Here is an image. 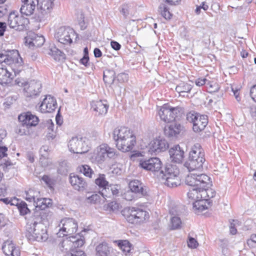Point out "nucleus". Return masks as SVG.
I'll return each mask as SVG.
<instances>
[{
	"instance_id": "f257e3e1",
	"label": "nucleus",
	"mask_w": 256,
	"mask_h": 256,
	"mask_svg": "<svg viewBox=\"0 0 256 256\" xmlns=\"http://www.w3.org/2000/svg\"><path fill=\"white\" fill-rule=\"evenodd\" d=\"M0 84L7 86L22 70L23 60L14 50L7 54H0Z\"/></svg>"
},
{
	"instance_id": "f03ea898",
	"label": "nucleus",
	"mask_w": 256,
	"mask_h": 256,
	"mask_svg": "<svg viewBox=\"0 0 256 256\" xmlns=\"http://www.w3.org/2000/svg\"><path fill=\"white\" fill-rule=\"evenodd\" d=\"M112 138L116 148L123 152L130 151L136 144V136L125 127L116 128L113 131Z\"/></svg>"
},
{
	"instance_id": "7ed1b4c3",
	"label": "nucleus",
	"mask_w": 256,
	"mask_h": 256,
	"mask_svg": "<svg viewBox=\"0 0 256 256\" xmlns=\"http://www.w3.org/2000/svg\"><path fill=\"white\" fill-rule=\"evenodd\" d=\"M185 182L188 186H200L199 199L207 202L208 205L211 206L212 202L208 198L207 189L212 186L210 178L204 174L190 172L186 177Z\"/></svg>"
},
{
	"instance_id": "20e7f679",
	"label": "nucleus",
	"mask_w": 256,
	"mask_h": 256,
	"mask_svg": "<svg viewBox=\"0 0 256 256\" xmlns=\"http://www.w3.org/2000/svg\"><path fill=\"white\" fill-rule=\"evenodd\" d=\"M206 161L204 152L201 145L196 143L192 146L188 160L184 164L189 171L202 168Z\"/></svg>"
},
{
	"instance_id": "39448f33",
	"label": "nucleus",
	"mask_w": 256,
	"mask_h": 256,
	"mask_svg": "<svg viewBox=\"0 0 256 256\" xmlns=\"http://www.w3.org/2000/svg\"><path fill=\"white\" fill-rule=\"evenodd\" d=\"M159 176L164 180L165 185L170 188L176 187L180 184L178 175L180 170L178 167L174 164L166 163L162 166Z\"/></svg>"
},
{
	"instance_id": "423d86ee",
	"label": "nucleus",
	"mask_w": 256,
	"mask_h": 256,
	"mask_svg": "<svg viewBox=\"0 0 256 256\" xmlns=\"http://www.w3.org/2000/svg\"><path fill=\"white\" fill-rule=\"evenodd\" d=\"M118 154L116 149L110 148L108 144H103L94 150L91 160L92 162L102 164L108 159L115 160Z\"/></svg>"
},
{
	"instance_id": "0eeeda50",
	"label": "nucleus",
	"mask_w": 256,
	"mask_h": 256,
	"mask_svg": "<svg viewBox=\"0 0 256 256\" xmlns=\"http://www.w3.org/2000/svg\"><path fill=\"white\" fill-rule=\"evenodd\" d=\"M32 225L28 228V234L27 235L30 240L38 242H45L48 238L46 226L42 222V220H39L32 218Z\"/></svg>"
},
{
	"instance_id": "6e6552de",
	"label": "nucleus",
	"mask_w": 256,
	"mask_h": 256,
	"mask_svg": "<svg viewBox=\"0 0 256 256\" xmlns=\"http://www.w3.org/2000/svg\"><path fill=\"white\" fill-rule=\"evenodd\" d=\"M122 214L129 222L132 224L143 222L148 217V214L146 211L134 207L124 208Z\"/></svg>"
},
{
	"instance_id": "1a4fd4ad",
	"label": "nucleus",
	"mask_w": 256,
	"mask_h": 256,
	"mask_svg": "<svg viewBox=\"0 0 256 256\" xmlns=\"http://www.w3.org/2000/svg\"><path fill=\"white\" fill-rule=\"evenodd\" d=\"M37 4L38 12L35 19L38 22L44 21L51 12L54 6V0H35Z\"/></svg>"
},
{
	"instance_id": "9d476101",
	"label": "nucleus",
	"mask_w": 256,
	"mask_h": 256,
	"mask_svg": "<svg viewBox=\"0 0 256 256\" xmlns=\"http://www.w3.org/2000/svg\"><path fill=\"white\" fill-rule=\"evenodd\" d=\"M186 120L193 124L192 128L196 132L203 130L208 124L206 115H201L194 111H191L186 114Z\"/></svg>"
},
{
	"instance_id": "9b49d317",
	"label": "nucleus",
	"mask_w": 256,
	"mask_h": 256,
	"mask_svg": "<svg viewBox=\"0 0 256 256\" xmlns=\"http://www.w3.org/2000/svg\"><path fill=\"white\" fill-rule=\"evenodd\" d=\"M36 206L35 210L32 214V218H34L35 219L42 220L45 219L46 212V208H48L52 205V200L46 198H36V202L34 203Z\"/></svg>"
},
{
	"instance_id": "f8f14e48",
	"label": "nucleus",
	"mask_w": 256,
	"mask_h": 256,
	"mask_svg": "<svg viewBox=\"0 0 256 256\" xmlns=\"http://www.w3.org/2000/svg\"><path fill=\"white\" fill-rule=\"evenodd\" d=\"M28 24L29 20L28 18L18 15L15 12H10L8 16V24L10 28L22 31L26 29Z\"/></svg>"
},
{
	"instance_id": "ddd939ff",
	"label": "nucleus",
	"mask_w": 256,
	"mask_h": 256,
	"mask_svg": "<svg viewBox=\"0 0 256 256\" xmlns=\"http://www.w3.org/2000/svg\"><path fill=\"white\" fill-rule=\"evenodd\" d=\"M138 166L146 170L152 172H160L162 168V162L160 159L156 157L145 158H139Z\"/></svg>"
},
{
	"instance_id": "4468645a",
	"label": "nucleus",
	"mask_w": 256,
	"mask_h": 256,
	"mask_svg": "<svg viewBox=\"0 0 256 256\" xmlns=\"http://www.w3.org/2000/svg\"><path fill=\"white\" fill-rule=\"evenodd\" d=\"M75 32L70 27L62 26L58 29L54 35L57 40L64 44H70L72 42V37L74 36Z\"/></svg>"
},
{
	"instance_id": "2eb2a0df",
	"label": "nucleus",
	"mask_w": 256,
	"mask_h": 256,
	"mask_svg": "<svg viewBox=\"0 0 256 256\" xmlns=\"http://www.w3.org/2000/svg\"><path fill=\"white\" fill-rule=\"evenodd\" d=\"M69 150L74 154H84L89 150V147L82 138L72 137L68 144Z\"/></svg>"
},
{
	"instance_id": "dca6fc26",
	"label": "nucleus",
	"mask_w": 256,
	"mask_h": 256,
	"mask_svg": "<svg viewBox=\"0 0 256 256\" xmlns=\"http://www.w3.org/2000/svg\"><path fill=\"white\" fill-rule=\"evenodd\" d=\"M62 222V227L60 228L57 233L58 237H63L65 236L72 234L78 230V223L72 218H66L61 222Z\"/></svg>"
},
{
	"instance_id": "f3484780",
	"label": "nucleus",
	"mask_w": 256,
	"mask_h": 256,
	"mask_svg": "<svg viewBox=\"0 0 256 256\" xmlns=\"http://www.w3.org/2000/svg\"><path fill=\"white\" fill-rule=\"evenodd\" d=\"M24 87L26 96L32 97L40 94L42 91V84L40 80H33L24 83Z\"/></svg>"
},
{
	"instance_id": "a211bd4d",
	"label": "nucleus",
	"mask_w": 256,
	"mask_h": 256,
	"mask_svg": "<svg viewBox=\"0 0 256 256\" xmlns=\"http://www.w3.org/2000/svg\"><path fill=\"white\" fill-rule=\"evenodd\" d=\"M78 238L76 236H72L70 237V240L66 239L64 240L61 244L62 251L65 252L68 250V248H64V246H70V248L77 250L76 248L82 247L84 243V236L78 234Z\"/></svg>"
},
{
	"instance_id": "6ab92c4d",
	"label": "nucleus",
	"mask_w": 256,
	"mask_h": 256,
	"mask_svg": "<svg viewBox=\"0 0 256 256\" xmlns=\"http://www.w3.org/2000/svg\"><path fill=\"white\" fill-rule=\"evenodd\" d=\"M18 119L20 122H21L22 126L26 127L27 128L31 126H36L39 121L38 117L29 112L19 115Z\"/></svg>"
},
{
	"instance_id": "aec40b11",
	"label": "nucleus",
	"mask_w": 256,
	"mask_h": 256,
	"mask_svg": "<svg viewBox=\"0 0 256 256\" xmlns=\"http://www.w3.org/2000/svg\"><path fill=\"white\" fill-rule=\"evenodd\" d=\"M168 148L169 144L168 142L160 137L154 139L149 144L150 152L156 154L164 152Z\"/></svg>"
},
{
	"instance_id": "412c9836",
	"label": "nucleus",
	"mask_w": 256,
	"mask_h": 256,
	"mask_svg": "<svg viewBox=\"0 0 256 256\" xmlns=\"http://www.w3.org/2000/svg\"><path fill=\"white\" fill-rule=\"evenodd\" d=\"M57 107L56 100L50 95L46 96L42 101L40 108L42 112L50 113L54 112Z\"/></svg>"
},
{
	"instance_id": "4be33fe9",
	"label": "nucleus",
	"mask_w": 256,
	"mask_h": 256,
	"mask_svg": "<svg viewBox=\"0 0 256 256\" xmlns=\"http://www.w3.org/2000/svg\"><path fill=\"white\" fill-rule=\"evenodd\" d=\"M129 188L132 192L138 196V198L146 196L148 195L146 187L138 180L130 181L129 183Z\"/></svg>"
},
{
	"instance_id": "5701e85b",
	"label": "nucleus",
	"mask_w": 256,
	"mask_h": 256,
	"mask_svg": "<svg viewBox=\"0 0 256 256\" xmlns=\"http://www.w3.org/2000/svg\"><path fill=\"white\" fill-rule=\"evenodd\" d=\"M184 130V126L178 122L171 124L164 127V135L170 138L176 137Z\"/></svg>"
},
{
	"instance_id": "b1692460",
	"label": "nucleus",
	"mask_w": 256,
	"mask_h": 256,
	"mask_svg": "<svg viewBox=\"0 0 256 256\" xmlns=\"http://www.w3.org/2000/svg\"><path fill=\"white\" fill-rule=\"evenodd\" d=\"M2 250L6 256H20V252L12 240H7L2 244Z\"/></svg>"
},
{
	"instance_id": "393cba45",
	"label": "nucleus",
	"mask_w": 256,
	"mask_h": 256,
	"mask_svg": "<svg viewBox=\"0 0 256 256\" xmlns=\"http://www.w3.org/2000/svg\"><path fill=\"white\" fill-rule=\"evenodd\" d=\"M109 106L106 100H93L91 103V108L96 112V115H105L108 112Z\"/></svg>"
},
{
	"instance_id": "a878e982",
	"label": "nucleus",
	"mask_w": 256,
	"mask_h": 256,
	"mask_svg": "<svg viewBox=\"0 0 256 256\" xmlns=\"http://www.w3.org/2000/svg\"><path fill=\"white\" fill-rule=\"evenodd\" d=\"M160 120L165 122L169 123L174 121L172 115V106L168 104H164L158 110Z\"/></svg>"
},
{
	"instance_id": "bb28decb",
	"label": "nucleus",
	"mask_w": 256,
	"mask_h": 256,
	"mask_svg": "<svg viewBox=\"0 0 256 256\" xmlns=\"http://www.w3.org/2000/svg\"><path fill=\"white\" fill-rule=\"evenodd\" d=\"M70 182L74 190L80 192H83L87 188V183L84 179L77 175H70Z\"/></svg>"
},
{
	"instance_id": "cd10ccee",
	"label": "nucleus",
	"mask_w": 256,
	"mask_h": 256,
	"mask_svg": "<svg viewBox=\"0 0 256 256\" xmlns=\"http://www.w3.org/2000/svg\"><path fill=\"white\" fill-rule=\"evenodd\" d=\"M22 5L20 12L22 14L30 16L34 14L36 2L35 0H22Z\"/></svg>"
},
{
	"instance_id": "c85d7f7f",
	"label": "nucleus",
	"mask_w": 256,
	"mask_h": 256,
	"mask_svg": "<svg viewBox=\"0 0 256 256\" xmlns=\"http://www.w3.org/2000/svg\"><path fill=\"white\" fill-rule=\"evenodd\" d=\"M118 185L108 184L102 189L100 194L106 200V198H111L112 196H116L119 194V190Z\"/></svg>"
},
{
	"instance_id": "c756f323",
	"label": "nucleus",
	"mask_w": 256,
	"mask_h": 256,
	"mask_svg": "<svg viewBox=\"0 0 256 256\" xmlns=\"http://www.w3.org/2000/svg\"><path fill=\"white\" fill-rule=\"evenodd\" d=\"M170 155L172 161L180 164L184 158V151L180 148L179 145L174 146L169 150Z\"/></svg>"
},
{
	"instance_id": "7c9ffc66",
	"label": "nucleus",
	"mask_w": 256,
	"mask_h": 256,
	"mask_svg": "<svg viewBox=\"0 0 256 256\" xmlns=\"http://www.w3.org/2000/svg\"><path fill=\"white\" fill-rule=\"evenodd\" d=\"M29 38L30 40L28 42V40H27L26 42H28L30 46H32L36 47H40L42 46L45 42L44 36L38 35L35 33L30 34Z\"/></svg>"
},
{
	"instance_id": "2f4dec72",
	"label": "nucleus",
	"mask_w": 256,
	"mask_h": 256,
	"mask_svg": "<svg viewBox=\"0 0 256 256\" xmlns=\"http://www.w3.org/2000/svg\"><path fill=\"white\" fill-rule=\"evenodd\" d=\"M48 54L51 56L57 62H63L66 59L65 54L54 46L50 48Z\"/></svg>"
},
{
	"instance_id": "473e14b6",
	"label": "nucleus",
	"mask_w": 256,
	"mask_h": 256,
	"mask_svg": "<svg viewBox=\"0 0 256 256\" xmlns=\"http://www.w3.org/2000/svg\"><path fill=\"white\" fill-rule=\"evenodd\" d=\"M96 250L97 256H108L110 254V248L106 242H102L98 245Z\"/></svg>"
},
{
	"instance_id": "72a5a7b5",
	"label": "nucleus",
	"mask_w": 256,
	"mask_h": 256,
	"mask_svg": "<svg viewBox=\"0 0 256 256\" xmlns=\"http://www.w3.org/2000/svg\"><path fill=\"white\" fill-rule=\"evenodd\" d=\"M172 115L174 121L180 120L184 116V108L180 106L173 108L172 106Z\"/></svg>"
},
{
	"instance_id": "f704fd0d",
	"label": "nucleus",
	"mask_w": 256,
	"mask_h": 256,
	"mask_svg": "<svg viewBox=\"0 0 256 256\" xmlns=\"http://www.w3.org/2000/svg\"><path fill=\"white\" fill-rule=\"evenodd\" d=\"M115 72L113 70H106L104 72L103 80L106 83L112 84L114 83L116 77Z\"/></svg>"
},
{
	"instance_id": "c9c22d12",
	"label": "nucleus",
	"mask_w": 256,
	"mask_h": 256,
	"mask_svg": "<svg viewBox=\"0 0 256 256\" xmlns=\"http://www.w3.org/2000/svg\"><path fill=\"white\" fill-rule=\"evenodd\" d=\"M191 188L187 194L188 196L190 199L196 201L199 199V188L200 186H190Z\"/></svg>"
},
{
	"instance_id": "e433bc0d",
	"label": "nucleus",
	"mask_w": 256,
	"mask_h": 256,
	"mask_svg": "<svg viewBox=\"0 0 256 256\" xmlns=\"http://www.w3.org/2000/svg\"><path fill=\"white\" fill-rule=\"evenodd\" d=\"M207 202L204 200H196L193 203V210L195 211L202 212L208 208Z\"/></svg>"
},
{
	"instance_id": "4c0bfd02",
	"label": "nucleus",
	"mask_w": 256,
	"mask_h": 256,
	"mask_svg": "<svg viewBox=\"0 0 256 256\" xmlns=\"http://www.w3.org/2000/svg\"><path fill=\"white\" fill-rule=\"evenodd\" d=\"M158 12L166 20H170L172 16L167 6L164 4H161L158 6Z\"/></svg>"
},
{
	"instance_id": "58836bf2",
	"label": "nucleus",
	"mask_w": 256,
	"mask_h": 256,
	"mask_svg": "<svg viewBox=\"0 0 256 256\" xmlns=\"http://www.w3.org/2000/svg\"><path fill=\"white\" fill-rule=\"evenodd\" d=\"M80 172L86 176L90 178H92V174H94V172L91 168L86 164L82 165L78 167Z\"/></svg>"
},
{
	"instance_id": "ea45409f",
	"label": "nucleus",
	"mask_w": 256,
	"mask_h": 256,
	"mask_svg": "<svg viewBox=\"0 0 256 256\" xmlns=\"http://www.w3.org/2000/svg\"><path fill=\"white\" fill-rule=\"evenodd\" d=\"M192 86L190 84L182 82L176 86V90L178 93L189 92Z\"/></svg>"
},
{
	"instance_id": "a19ab883",
	"label": "nucleus",
	"mask_w": 256,
	"mask_h": 256,
	"mask_svg": "<svg viewBox=\"0 0 256 256\" xmlns=\"http://www.w3.org/2000/svg\"><path fill=\"white\" fill-rule=\"evenodd\" d=\"M16 206L21 216H25L30 212V210L28 208V205L24 202L18 203Z\"/></svg>"
},
{
	"instance_id": "79ce46f5",
	"label": "nucleus",
	"mask_w": 256,
	"mask_h": 256,
	"mask_svg": "<svg viewBox=\"0 0 256 256\" xmlns=\"http://www.w3.org/2000/svg\"><path fill=\"white\" fill-rule=\"evenodd\" d=\"M118 244L124 252L126 253L130 252L131 250L132 244L128 240H119Z\"/></svg>"
},
{
	"instance_id": "37998d69",
	"label": "nucleus",
	"mask_w": 256,
	"mask_h": 256,
	"mask_svg": "<svg viewBox=\"0 0 256 256\" xmlns=\"http://www.w3.org/2000/svg\"><path fill=\"white\" fill-rule=\"evenodd\" d=\"M95 183L102 189L106 186L108 182L106 180L104 174H100L99 176L95 180Z\"/></svg>"
},
{
	"instance_id": "c03bdc74",
	"label": "nucleus",
	"mask_w": 256,
	"mask_h": 256,
	"mask_svg": "<svg viewBox=\"0 0 256 256\" xmlns=\"http://www.w3.org/2000/svg\"><path fill=\"white\" fill-rule=\"evenodd\" d=\"M206 86L208 88V91L210 93L218 92L219 90V86L218 84L213 81L211 82L208 80Z\"/></svg>"
},
{
	"instance_id": "a18cd8bd",
	"label": "nucleus",
	"mask_w": 256,
	"mask_h": 256,
	"mask_svg": "<svg viewBox=\"0 0 256 256\" xmlns=\"http://www.w3.org/2000/svg\"><path fill=\"white\" fill-rule=\"evenodd\" d=\"M35 192L32 190H28L26 192L25 198L27 201L30 202H34V203L36 200L37 196H36L34 194Z\"/></svg>"
},
{
	"instance_id": "49530a36",
	"label": "nucleus",
	"mask_w": 256,
	"mask_h": 256,
	"mask_svg": "<svg viewBox=\"0 0 256 256\" xmlns=\"http://www.w3.org/2000/svg\"><path fill=\"white\" fill-rule=\"evenodd\" d=\"M65 256H86V255L82 250L70 248V252L66 253Z\"/></svg>"
},
{
	"instance_id": "de8ad7c7",
	"label": "nucleus",
	"mask_w": 256,
	"mask_h": 256,
	"mask_svg": "<svg viewBox=\"0 0 256 256\" xmlns=\"http://www.w3.org/2000/svg\"><path fill=\"white\" fill-rule=\"evenodd\" d=\"M182 222L178 216H174L171 218L172 228L173 230L178 228L180 226Z\"/></svg>"
},
{
	"instance_id": "09e8293b",
	"label": "nucleus",
	"mask_w": 256,
	"mask_h": 256,
	"mask_svg": "<svg viewBox=\"0 0 256 256\" xmlns=\"http://www.w3.org/2000/svg\"><path fill=\"white\" fill-rule=\"evenodd\" d=\"M123 196L124 198L128 201H131L138 198V196H137L136 194H135L131 190L125 192Z\"/></svg>"
},
{
	"instance_id": "8fccbe9b",
	"label": "nucleus",
	"mask_w": 256,
	"mask_h": 256,
	"mask_svg": "<svg viewBox=\"0 0 256 256\" xmlns=\"http://www.w3.org/2000/svg\"><path fill=\"white\" fill-rule=\"evenodd\" d=\"M50 151L49 147L47 146H42L40 150V156L44 158L48 157V152Z\"/></svg>"
},
{
	"instance_id": "3c124183",
	"label": "nucleus",
	"mask_w": 256,
	"mask_h": 256,
	"mask_svg": "<svg viewBox=\"0 0 256 256\" xmlns=\"http://www.w3.org/2000/svg\"><path fill=\"white\" fill-rule=\"evenodd\" d=\"M42 180L50 188H52L54 184V182L53 180L51 179L48 176L44 175L42 177Z\"/></svg>"
},
{
	"instance_id": "603ef678",
	"label": "nucleus",
	"mask_w": 256,
	"mask_h": 256,
	"mask_svg": "<svg viewBox=\"0 0 256 256\" xmlns=\"http://www.w3.org/2000/svg\"><path fill=\"white\" fill-rule=\"evenodd\" d=\"M88 200L91 203H96L100 202V196L97 194H93L92 196L88 197Z\"/></svg>"
},
{
	"instance_id": "864d4df0",
	"label": "nucleus",
	"mask_w": 256,
	"mask_h": 256,
	"mask_svg": "<svg viewBox=\"0 0 256 256\" xmlns=\"http://www.w3.org/2000/svg\"><path fill=\"white\" fill-rule=\"evenodd\" d=\"M188 246L190 248H195L198 246V242L194 238L190 237L188 242Z\"/></svg>"
},
{
	"instance_id": "5fc2aeb1",
	"label": "nucleus",
	"mask_w": 256,
	"mask_h": 256,
	"mask_svg": "<svg viewBox=\"0 0 256 256\" xmlns=\"http://www.w3.org/2000/svg\"><path fill=\"white\" fill-rule=\"evenodd\" d=\"M117 80L118 82H124L126 81H127L128 80V75L124 73V72H122V73H120V74H119L117 77Z\"/></svg>"
},
{
	"instance_id": "6e6d98bb",
	"label": "nucleus",
	"mask_w": 256,
	"mask_h": 256,
	"mask_svg": "<svg viewBox=\"0 0 256 256\" xmlns=\"http://www.w3.org/2000/svg\"><path fill=\"white\" fill-rule=\"evenodd\" d=\"M246 242L250 247H254V243L256 244V234H251L250 238L247 240Z\"/></svg>"
},
{
	"instance_id": "4d7b16f0",
	"label": "nucleus",
	"mask_w": 256,
	"mask_h": 256,
	"mask_svg": "<svg viewBox=\"0 0 256 256\" xmlns=\"http://www.w3.org/2000/svg\"><path fill=\"white\" fill-rule=\"evenodd\" d=\"M208 80L204 78H200L196 79L195 81V83L198 86H202L204 84L206 85Z\"/></svg>"
},
{
	"instance_id": "13d9d810",
	"label": "nucleus",
	"mask_w": 256,
	"mask_h": 256,
	"mask_svg": "<svg viewBox=\"0 0 256 256\" xmlns=\"http://www.w3.org/2000/svg\"><path fill=\"white\" fill-rule=\"evenodd\" d=\"M40 162L42 167H46L49 164V160L48 158L40 156Z\"/></svg>"
},
{
	"instance_id": "bf43d9fd",
	"label": "nucleus",
	"mask_w": 256,
	"mask_h": 256,
	"mask_svg": "<svg viewBox=\"0 0 256 256\" xmlns=\"http://www.w3.org/2000/svg\"><path fill=\"white\" fill-rule=\"evenodd\" d=\"M7 193V186L4 184H0V196H4Z\"/></svg>"
},
{
	"instance_id": "052dcab7",
	"label": "nucleus",
	"mask_w": 256,
	"mask_h": 256,
	"mask_svg": "<svg viewBox=\"0 0 256 256\" xmlns=\"http://www.w3.org/2000/svg\"><path fill=\"white\" fill-rule=\"evenodd\" d=\"M8 148L6 146H0V159L6 156Z\"/></svg>"
},
{
	"instance_id": "680f3d73",
	"label": "nucleus",
	"mask_w": 256,
	"mask_h": 256,
	"mask_svg": "<svg viewBox=\"0 0 256 256\" xmlns=\"http://www.w3.org/2000/svg\"><path fill=\"white\" fill-rule=\"evenodd\" d=\"M6 28V24L4 22H0V37L4 35Z\"/></svg>"
},
{
	"instance_id": "e2e57ef3",
	"label": "nucleus",
	"mask_w": 256,
	"mask_h": 256,
	"mask_svg": "<svg viewBox=\"0 0 256 256\" xmlns=\"http://www.w3.org/2000/svg\"><path fill=\"white\" fill-rule=\"evenodd\" d=\"M110 45L112 48L116 50H118L121 48V45L116 41L112 40L110 42Z\"/></svg>"
},
{
	"instance_id": "0e129e2a",
	"label": "nucleus",
	"mask_w": 256,
	"mask_h": 256,
	"mask_svg": "<svg viewBox=\"0 0 256 256\" xmlns=\"http://www.w3.org/2000/svg\"><path fill=\"white\" fill-rule=\"evenodd\" d=\"M250 96L256 102V85L253 86L250 90Z\"/></svg>"
},
{
	"instance_id": "69168bd1",
	"label": "nucleus",
	"mask_w": 256,
	"mask_h": 256,
	"mask_svg": "<svg viewBox=\"0 0 256 256\" xmlns=\"http://www.w3.org/2000/svg\"><path fill=\"white\" fill-rule=\"evenodd\" d=\"M121 12L124 17H126L128 14V5H123L122 8Z\"/></svg>"
},
{
	"instance_id": "338daca9",
	"label": "nucleus",
	"mask_w": 256,
	"mask_h": 256,
	"mask_svg": "<svg viewBox=\"0 0 256 256\" xmlns=\"http://www.w3.org/2000/svg\"><path fill=\"white\" fill-rule=\"evenodd\" d=\"M207 192H208V198L210 200V198H214L216 195V192L212 188H208L207 189Z\"/></svg>"
},
{
	"instance_id": "774afa93",
	"label": "nucleus",
	"mask_w": 256,
	"mask_h": 256,
	"mask_svg": "<svg viewBox=\"0 0 256 256\" xmlns=\"http://www.w3.org/2000/svg\"><path fill=\"white\" fill-rule=\"evenodd\" d=\"M89 62V56H84L80 60V62L85 66H88Z\"/></svg>"
}]
</instances>
